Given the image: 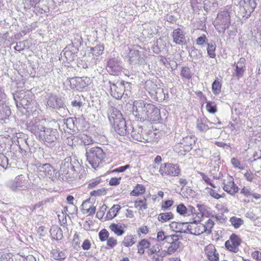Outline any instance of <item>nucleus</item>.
Wrapping results in <instances>:
<instances>
[{
  "mask_svg": "<svg viewBox=\"0 0 261 261\" xmlns=\"http://www.w3.org/2000/svg\"><path fill=\"white\" fill-rule=\"evenodd\" d=\"M135 212L133 210L132 206L129 207L126 210L125 216L127 218H132L134 217Z\"/></svg>",
  "mask_w": 261,
  "mask_h": 261,
  "instance_id": "58",
  "label": "nucleus"
},
{
  "mask_svg": "<svg viewBox=\"0 0 261 261\" xmlns=\"http://www.w3.org/2000/svg\"><path fill=\"white\" fill-rule=\"evenodd\" d=\"M205 108L207 112L211 114H215L217 111V105L214 101H206Z\"/></svg>",
  "mask_w": 261,
  "mask_h": 261,
  "instance_id": "41",
  "label": "nucleus"
},
{
  "mask_svg": "<svg viewBox=\"0 0 261 261\" xmlns=\"http://www.w3.org/2000/svg\"><path fill=\"white\" fill-rule=\"evenodd\" d=\"M19 101V103L23 108H25L26 107L29 106L33 100V95L28 93L24 92L22 97L21 96Z\"/></svg>",
  "mask_w": 261,
  "mask_h": 261,
  "instance_id": "27",
  "label": "nucleus"
},
{
  "mask_svg": "<svg viewBox=\"0 0 261 261\" xmlns=\"http://www.w3.org/2000/svg\"><path fill=\"white\" fill-rule=\"evenodd\" d=\"M229 221L232 226L236 229L239 228L244 224V220L240 218L237 217L236 216L231 217L230 218Z\"/></svg>",
  "mask_w": 261,
  "mask_h": 261,
  "instance_id": "39",
  "label": "nucleus"
},
{
  "mask_svg": "<svg viewBox=\"0 0 261 261\" xmlns=\"http://www.w3.org/2000/svg\"><path fill=\"white\" fill-rule=\"evenodd\" d=\"M207 41V38L205 34H203L201 36L198 37L196 39V44L198 45H203Z\"/></svg>",
  "mask_w": 261,
  "mask_h": 261,
  "instance_id": "54",
  "label": "nucleus"
},
{
  "mask_svg": "<svg viewBox=\"0 0 261 261\" xmlns=\"http://www.w3.org/2000/svg\"><path fill=\"white\" fill-rule=\"evenodd\" d=\"M127 226L125 224L120 223H112L109 226L110 230L117 236L123 235Z\"/></svg>",
  "mask_w": 261,
  "mask_h": 261,
  "instance_id": "23",
  "label": "nucleus"
},
{
  "mask_svg": "<svg viewBox=\"0 0 261 261\" xmlns=\"http://www.w3.org/2000/svg\"><path fill=\"white\" fill-rule=\"evenodd\" d=\"M172 37L173 42L176 44L182 45L186 42L185 34L180 28H177L173 30Z\"/></svg>",
  "mask_w": 261,
  "mask_h": 261,
  "instance_id": "25",
  "label": "nucleus"
},
{
  "mask_svg": "<svg viewBox=\"0 0 261 261\" xmlns=\"http://www.w3.org/2000/svg\"><path fill=\"white\" fill-rule=\"evenodd\" d=\"M134 206L139 211L146 210L148 207L147 199L145 197L138 198L134 201Z\"/></svg>",
  "mask_w": 261,
  "mask_h": 261,
  "instance_id": "29",
  "label": "nucleus"
},
{
  "mask_svg": "<svg viewBox=\"0 0 261 261\" xmlns=\"http://www.w3.org/2000/svg\"><path fill=\"white\" fill-rule=\"evenodd\" d=\"M26 181L22 175L16 176L14 180L10 182L9 187L13 191L23 190L26 186Z\"/></svg>",
  "mask_w": 261,
  "mask_h": 261,
  "instance_id": "15",
  "label": "nucleus"
},
{
  "mask_svg": "<svg viewBox=\"0 0 261 261\" xmlns=\"http://www.w3.org/2000/svg\"><path fill=\"white\" fill-rule=\"evenodd\" d=\"M215 188L207 187L205 188V190L207 191L208 194L210 196L216 199H219L221 198H224L225 196V194L224 193H222L220 194L218 192L220 191V188H219L218 190H216L214 189Z\"/></svg>",
  "mask_w": 261,
  "mask_h": 261,
  "instance_id": "30",
  "label": "nucleus"
},
{
  "mask_svg": "<svg viewBox=\"0 0 261 261\" xmlns=\"http://www.w3.org/2000/svg\"><path fill=\"white\" fill-rule=\"evenodd\" d=\"M90 79L87 76L74 77L69 80V86L71 89L82 91L90 84Z\"/></svg>",
  "mask_w": 261,
  "mask_h": 261,
  "instance_id": "10",
  "label": "nucleus"
},
{
  "mask_svg": "<svg viewBox=\"0 0 261 261\" xmlns=\"http://www.w3.org/2000/svg\"><path fill=\"white\" fill-rule=\"evenodd\" d=\"M214 225L213 221L211 219H208L205 224L196 221L190 223L187 226V229L190 233L194 235H200L203 233L209 234L211 233L212 228Z\"/></svg>",
  "mask_w": 261,
  "mask_h": 261,
  "instance_id": "5",
  "label": "nucleus"
},
{
  "mask_svg": "<svg viewBox=\"0 0 261 261\" xmlns=\"http://www.w3.org/2000/svg\"><path fill=\"white\" fill-rule=\"evenodd\" d=\"M147 254L149 256H152L153 261H163L164 257L168 255L166 250H164L159 244L153 245L147 251Z\"/></svg>",
  "mask_w": 261,
  "mask_h": 261,
  "instance_id": "11",
  "label": "nucleus"
},
{
  "mask_svg": "<svg viewBox=\"0 0 261 261\" xmlns=\"http://www.w3.org/2000/svg\"><path fill=\"white\" fill-rule=\"evenodd\" d=\"M105 193L104 189H98L97 190H93L90 193V196L94 197L100 196Z\"/></svg>",
  "mask_w": 261,
  "mask_h": 261,
  "instance_id": "57",
  "label": "nucleus"
},
{
  "mask_svg": "<svg viewBox=\"0 0 261 261\" xmlns=\"http://www.w3.org/2000/svg\"><path fill=\"white\" fill-rule=\"evenodd\" d=\"M118 242L117 239L113 237L109 238L107 240V247L109 248H114L115 246H116Z\"/></svg>",
  "mask_w": 261,
  "mask_h": 261,
  "instance_id": "48",
  "label": "nucleus"
},
{
  "mask_svg": "<svg viewBox=\"0 0 261 261\" xmlns=\"http://www.w3.org/2000/svg\"><path fill=\"white\" fill-rule=\"evenodd\" d=\"M91 244L89 240H85L82 245L84 250H89L91 248Z\"/></svg>",
  "mask_w": 261,
  "mask_h": 261,
  "instance_id": "59",
  "label": "nucleus"
},
{
  "mask_svg": "<svg viewBox=\"0 0 261 261\" xmlns=\"http://www.w3.org/2000/svg\"><path fill=\"white\" fill-rule=\"evenodd\" d=\"M121 208V206L119 204L114 205L108 212L107 214V218L109 220H112L114 218H115L119 210Z\"/></svg>",
  "mask_w": 261,
  "mask_h": 261,
  "instance_id": "33",
  "label": "nucleus"
},
{
  "mask_svg": "<svg viewBox=\"0 0 261 261\" xmlns=\"http://www.w3.org/2000/svg\"><path fill=\"white\" fill-rule=\"evenodd\" d=\"M183 223L177 222L176 221H172L169 224L170 229L175 232H181V226Z\"/></svg>",
  "mask_w": 261,
  "mask_h": 261,
  "instance_id": "44",
  "label": "nucleus"
},
{
  "mask_svg": "<svg viewBox=\"0 0 261 261\" xmlns=\"http://www.w3.org/2000/svg\"><path fill=\"white\" fill-rule=\"evenodd\" d=\"M146 192L145 187L142 185L137 184L130 192V195L132 196H139L144 195Z\"/></svg>",
  "mask_w": 261,
  "mask_h": 261,
  "instance_id": "28",
  "label": "nucleus"
},
{
  "mask_svg": "<svg viewBox=\"0 0 261 261\" xmlns=\"http://www.w3.org/2000/svg\"><path fill=\"white\" fill-rule=\"evenodd\" d=\"M257 0H244V4L242 9L244 11L243 16L248 17L254 11L256 7Z\"/></svg>",
  "mask_w": 261,
  "mask_h": 261,
  "instance_id": "20",
  "label": "nucleus"
},
{
  "mask_svg": "<svg viewBox=\"0 0 261 261\" xmlns=\"http://www.w3.org/2000/svg\"><path fill=\"white\" fill-rule=\"evenodd\" d=\"M241 193L247 197L252 196L255 199H258L261 198L260 194L258 193H253L249 187H243L241 190Z\"/></svg>",
  "mask_w": 261,
  "mask_h": 261,
  "instance_id": "31",
  "label": "nucleus"
},
{
  "mask_svg": "<svg viewBox=\"0 0 261 261\" xmlns=\"http://www.w3.org/2000/svg\"><path fill=\"white\" fill-rule=\"evenodd\" d=\"M251 257L255 261H261V252L254 250L251 253Z\"/></svg>",
  "mask_w": 261,
  "mask_h": 261,
  "instance_id": "52",
  "label": "nucleus"
},
{
  "mask_svg": "<svg viewBox=\"0 0 261 261\" xmlns=\"http://www.w3.org/2000/svg\"><path fill=\"white\" fill-rule=\"evenodd\" d=\"M201 176L202 179L205 181V182L206 184L210 185L212 188H216L215 185L212 182V180L207 175H205L204 173H202Z\"/></svg>",
  "mask_w": 261,
  "mask_h": 261,
  "instance_id": "53",
  "label": "nucleus"
},
{
  "mask_svg": "<svg viewBox=\"0 0 261 261\" xmlns=\"http://www.w3.org/2000/svg\"><path fill=\"white\" fill-rule=\"evenodd\" d=\"M174 218V214L171 212L160 213L158 217V220L162 223H166Z\"/></svg>",
  "mask_w": 261,
  "mask_h": 261,
  "instance_id": "32",
  "label": "nucleus"
},
{
  "mask_svg": "<svg viewBox=\"0 0 261 261\" xmlns=\"http://www.w3.org/2000/svg\"><path fill=\"white\" fill-rule=\"evenodd\" d=\"M135 239L134 236L132 234H128L124 238L122 244L124 247H129L135 244Z\"/></svg>",
  "mask_w": 261,
  "mask_h": 261,
  "instance_id": "34",
  "label": "nucleus"
},
{
  "mask_svg": "<svg viewBox=\"0 0 261 261\" xmlns=\"http://www.w3.org/2000/svg\"><path fill=\"white\" fill-rule=\"evenodd\" d=\"M192 138L186 137L174 146V150L179 155H185L192 149Z\"/></svg>",
  "mask_w": 261,
  "mask_h": 261,
  "instance_id": "12",
  "label": "nucleus"
},
{
  "mask_svg": "<svg viewBox=\"0 0 261 261\" xmlns=\"http://www.w3.org/2000/svg\"><path fill=\"white\" fill-rule=\"evenodd\" d=\"M242 241L239 236L236 233L231 234L225 243V247L228 251L237 253L240 251Z\"/></svg>",
  "mask_w": 261,
  "mask_h": 261,
  "instance_id": "8",
  "label": "nucleus"
},
{
  "mask_svg": "<svg viewBox=\"0 0 261 261\" xmlns=\"http://www.w3.org/2000/svg\"><path fill=\"white\" fill-rule=\"evenodd\" d=\"M57 132L52 128H45L43 133L40 134V137L44 141L50 143L55 142L56 139Z\"/></svg>",
  "mask_w": 261,
  "mask_h": 261,
  "instance_id": "18",
  "label": "nucleus"
},
{
  "mask_svg": "<svg viewBox=\"0 0 261 261\" xmlns=\"http://www.w3.org/2000/svg\"><path fill=\"white\" fill-rule=\"evenodd\" d=\"M81 139L85 145H88L93 143L92 138L87 135L84 134L81 136Z\"/></svg>",
  "mask_w": 261,
  "mask_h": 261,
  "instance_id": "47",
  "label": "nucleus"
},
{
  "mask_svg": "<svg viewBox=\"0 0 261 261\" xmlns=\"http://www.w3.org/2000/svg\"><path fill=\"white\" fill-rule=\"evenodd\" d=\"M159 171L162 176L175 177L181 175V169L177 164L165 163L161 165Z\"/></svg>",
  "mask_w": 261,
  "mask_h": 261,
  "instance_id": "6",
  "label": "nucleus"
},
{
  "mask_svg": "<svg viewBox=\"0 0 261 261\" xmlns=\"http://www.w3.org/2000/svg\"><path fill=\"white\" fill-rule=\"evenodd\" d=\"M107 66L109 69V71L114 75H118L122 71L119 62L114 58L110 59L108 61Z\"/></svg>",
  "mask_w": 261,
  "mask_h": 261,
  "instance_id": "24",
  "label": "nucleus"
},
{
  "mask_svg": "<svg viewBox=\"0 0 261 261\" xmlns=\"http://www.w3.org/2000/svg\"><path fill=\"white\" fill-rule=\"evenodd\" d=\"M149 232V228L146 225H142L139 227L137 230V233L139 237H143Z\"/></svg>",
  "mask_w": 261,
  "mask_h": 261,
  "instance_id": "43",
  "label": "nucleus"
},
{
  "mask_svg": "<svg viewBox=\"0 0 261 261\" xmlns=\"http://www.w3.org/2000/svg\"><path fill=\"white\" fill-rule=\"evenodd\" d=\"M125 82L122 80L117 81L116 83L109 81L110 95L117 99H121L125 91Z\"/></svg>",
  "mask_w": 261,
  "mask_h": 261,
  "instance_id": "7",
  "label": "nucleus"
},
{
  "mask_svg": "<svg viewBox=\"0 0 261 261\" xmlns=\"http://www.w3.org/2000/svg\"><path fill=\"white\" fill-rule=\"evenodd\" d=\"M55 170L49 164H45L39 170V174L41 178H51L54 176Z\"/></svg>",
  "mask_w": 261,
  "mask_h": 261,
  "instance_id": "21",
  "label": "nucleus"
},
{
  "mask_svg": "<svg viewBox=\"0 0 261 261\" xmlns=\"http://www.w3.org/2000/svg\"><path fill=\"white\" fill-rule=\"evenodd\" d=\"M121 180V177H112L109 181V185L110 186H112L118 185L120 183Z\"/></svg>",
  "mask_w": 261,
  "mask_h": 261,
  "instance_id": "55",
  "label": "nucleus"
},
{
  "mask_svg": "<svg viewBox=\"0 0 261 261\" xmlns=\"http://www.w3.org/2000/svg\"><path fill=\"white\" fill-rule=\"evenodd\" d=\"M174 204L173 200H167L163 201L161 204V208L163 210H169Z\"/></svg>",
  "mask_w": 261,
  "mask_h": 261,
  "instance_id": "46",
  "label": "nucleus"
},
{
  "mask_svg": "<svg viewBox=\"0 0 261 261\" xmlns=\"http://www.w3.org/2000/svg\"><path fill=\"white\" fill-rule=\"evenodd\" d=\"M193 73L190 68L188 66L182 67L180 70V75L183 79L190 80L192 77Z\"/></svg>",
  "mask_w": 261,
  "mask_h": 261,
  "instance_id": "37",
  "label": "nucleus"
},
{
  "mask_svg": "<svg viewBox=\"0 0 261 261\" xmlns=\"http://www.w3.org/2000/svg\"><path fill=\"white\" fill-rule=\"evenodd\" d=\"M86 156L89 163L93 168L96 169L104 161L106 153L101 147L95 146L86 151Z\"/></svg>",
  "mask_w": 261,
  "mask_h": 261,
  "instance_id": "4",
  "label": "nucleus"
},
{
  "mask_svg": "<svg viewBox=\"0 0 261 261\" xmlns=\"http://www.w3.org/2000/svg\"><path fill=\"white\" fill-rule=\"evenodd\" d=\"M205 258L204 261H219V254L216 247L213 244H210L204 248Z\"/></svg>",
  "mask_w": 261,
  "mask_h": 261,
  "instance_id": "13",
  "label": "nucleus"
},
{
  "mask_svg": "<svg viewBox=\"0 0 261 261\" xmlns=\"http://www.w3.org/2000/svg\"><path fill=\"white\" fill-rule=\"evenodd\" d=\"M245 71L246 59L244 58H241L236 63L233 76L237 80H239L244 76Z\"/></svg>",
  "mask_w": 261,
  "mask_h": 261,
  "instance_id": "16",
  "label": "nucleus"
},
{
  "mask_svg": "<svg viewBox=\"0 0 261 261\" xmlns=\"http://www.w3.org/2000/svg\"><path fill=\"white\" fill-rule=\"evenodd\" d=\"M71 105L74 107H81L83 105V103L82 101H78L76 100L72 101Z\"/></svg>",
  "mask_w": 261,
  "mask_h": 261,
  "instance_id": "63",
  "label": "nucleus"
},
{
  "mask_svg": "<svg viewBox=\"0 0 261 261\" xmlns=\"http://www.w3.org/2000/svg\"><path fill=\"white\" fill-rule=\"evenodd\" d=\"M105 46L103 45L98 44L91 48L93 56L98 57L101 55L104 51Z\"/></svg>",
  "mask_w": 261,
  "mask_h": 261,
  "instance_id": "38",
  "label": "nucleus"
},
{
  "mask_svg": "<svg viewBox=\"0 0 261 261\" xmlns=\"http://www.w3.org/2000/svg\"><path fill=\"white\" fill-rule=\"evenodd\" d=\"M222 84L218 80H215L212 84V89L215 95L219 94L221 91Z\"/></svg>",
  "mask_w": 261,
  "mask_h": 261,
  "instance_id": "40",
  "label": "nucleus"
},
{
  "mask_svg": "<svg viewBox=\"0 0 261 261\" xmlns=\"http://www.w3.org/2000/svg\"><path fill=\"white\" fill-rule=\"evenodd\" d=\"M81 211L84 215L87 216H93L95 213L96 207L90 202L89 200H86L82 203Z\"/></svg>",
  "mask_w": 261,
  "mask_h": 261,
  "instance_id": "22",
  "label": "nucleus"
},
{
  "mask_svg": "<svg viewBox=\"0 0 261 261\" xmlns=\"http://www.w3.org/2000/svg\"><path fill=\"white\" fill-rule=\"evenodd\" d=\"M24 261H37L36 258L32 255H28Z\"/></svg>",
  "mask_w": 261,
  "mask_h": 261,
  "instance_id": "64",
  "label": "nucleus"
},
{
  "mask_svg": "<svg viewBox=\"0 0 261 261\" xmlns=\"http://www.w3.org/2000/svg\"><path fill=\"white\" fill-rule=\"evenodd\" d=\"M179 185L181 187H185L187 184H188V181L185 178H180L179 179H178V181Z\"/></svg>",
  "mask_w": 261,
  "mask_h": 261,
  "instance_id": "62",
  "label": "nucleus"
},
{
  "mask_svg": "<svg viewBox=\"0 0 261 261\" xmlns=\"http://www.w3.org/2000/svg\"><path fill=\"white\" fill-rule=\"evenodd\" d=\"M176 211L177 213L184 217L194 215L196 213V210L194 207L189 205L187 207L183 203L177 205Z\"/></svg>",
  "mask_w": 261,
  "mask_h": 261,
  "instance_id": "19",
  "label": "nucleus"
},
{
  "mask_svg": "<svg viewBox=\"0 0 261 261\" xmlns=\"http://www.w3.org/2000/svg\"><path fill=\"white\" fill-rule=\"evenodd\" d=\"M151 243L146 239H143L139 241L137 245V252L140 255L144 254L146 249H149Z\"/></svg>",
  "mask_w": 261,
  "mask_h": 261,
  "instance_id": "26",
  "label": "nucleus"
},
{
  "mask_svg": "<svg viewBox=\"0 0 261 261\" xmlns=\"http://www.w3.org/2000/svg\"><path fill=\"white\" fill-rule=\"evenodd\" d=\"M101 182V180L99 178L93 179L88 184V188L90 189H93L97 187Z\"/></svg>",
  "mask_w": 261,
  "mask_h": 261,
  "instance_id": "51",
  "label": "nucleus"
},
{
  "mask_svg": "<svg viewBox=\"0 0 261 261\" xmlns=\"http://www.w3.org/2000/svg\"><path fill=\"white\" fill-rule=\"evenodd\" d=\"M133 111L135 116L142 121L154 122L161 117L160 109L152 103L145 102L142 99L134 101Z\"/></svg>",
  "mask_w": 261,
  "mask_h": 261,
  "instance_id": "1",
  "label": "nucleus"
},
{
  "mask_svg": "<svg viewBox=\"0 0 261 261\" xmlns=\"http://www.w3.org/2000/svg\"><path fill=\"white\" fill-rule=\"evenodd\" d=\"M231 163L235 168L243 170L244 167L242 165L241 162L237 158H233L231 160Z\"/></svg>",
  "mask_w": 261,
  "mask_h": 261,
  "instance_id": "49",
  "label": "nucleus"
},
{
  "mask_svg": "<svg viewBox=\"0 0 261 261\" xmlns=\"http://www.w3.org/2000/svg\"><path fill=\"white\" fill-rule=\"evenodd\" d=\"M171 235H167L166 232L163 230H161L157 232L156 240L159 242H163L166 243Z\"/></svg>",
  "mask_w": 261,
  "mask_h": 261,
  "instance_id": "36",
  "label": "nucleus"
},
{
  "mask_svg": "<svg viewBox=\"0 0 261 261\" xmlns=\"http://www.w3.org/2000/svg\"><path fill=\"white\" fill-rule=\"evenodd\" d=\"M51 255L54 259L60 260L64 259L66 257L64 252L56 249L52 250Z\"/></svg>",
  "mask_w": 261,
  "mask_h": 261,
  "instance_id": "35",
  "label": "nucleus"
},
{
  "mask_svg": "<svg viewBox=\"0 0 261 261\" xmlns=\"http://www.w3.org/2000/svg\"><path fill=\"white\" fill-rule=\"evenodd\" d=\"M98 236L101 242H105L109 238V232L106 229L103 228L99 232Z\"/></svg>",
  "mask_w": 261,
  "mask_h": 261,
  "instance_id": "45",
  "label": "nucleus"
},
{
  "mask_svg": "<svg viewBox=\"0 0 261 261\" xmlns=\"http://www.w3.org/2000/svg\"><path fill=\"white\" fill-rule=\"evenodd\" d=\"M216 46L215 43H207L206 50L207 54L210 58H215L216 57Z\"/></svg>",
  "mask_w": 261,
  "mask_h": 261,
  "instance_id": "42",
  "label": "nucleus"
},
{
  "mask_svg": "<svg viewBox=\"0 0 261 261\" xmlns=\"http://www.w3.org/2000/svg\"><path fill=\"white\" fill-rule=\"evenodd\" d=\"M223 190L230 195H234L238 191V187L234 184L232 176H228L224 179L223 183Z\"/></svg>",
  "mask_w": 261,
  "mask_h": 261,
  "instance_id": "14",
  "label": "nucleus"
},
{
  "mask_svg": "<svg viewBox=\"0 0 261 261\" xmlns=\"http://www.w3.org/2000/svg\"><path fill=\"white\" fill-rule=\"evenodd\" d=\"M254 174L251 170H247L244 174L246 179L249 181H252L254 178Z\"/></svg>",
  "mask_w": 261,
  "mask_h": 261,
  "instance_id": "56",
  "label": "nucleus"
},
{
  "mask_svg": "<svg viewBox=\"0 0 261 261\" xmlns=\"http://www.w3.org/2000/svg\"><path fill=\"white\" fill-rule=\"evenodd\" d=\"M130 167L129 165H126L124 166H121L118 168H116L113 171V172H123L125 171L126 169H128Z\"/></svg>",
  "mask_w": 261,
  "mask_h": 261,
  "instance_id": "60",
  "label": "nucleus"
},
{
  "mask_svg": "<svg viewBox=\"0 0 261 261\" xmlns=\"http://www.w3.org/2000/svg\"><path fill=\"white\" fill-rule=\"evenodd\" d=\"M181 239V237L178 234H171L170 239L166 243L169 245L166 250L168 255H171L174 253L180 248L182 245L180 241Z\"/></svg>",
  "mask_w": 261,
  "mask_h": 261,
  "instance_id": "9",
  "label": "nucleus"
},
{
  "mask_svg": "<svg viewBox=\"0 0 261 261\" xmlns=\"http://www.w3.org/2000/svg\"><path fill=\"white\" fill-rule=\"evenodd\" d=\"M131 136L134 140L142 142H148L149 139L147 135L144 133L143 128L136 127L133 128L131 132Z\"/></svg>",
  "mask_w": 261,
  "mask_h": 261,
  "instance_id": "17",
  "label": "nucleus"
},
{
  "mask_svg": "<svg viewBox=\"0 0 261 261\" xmlns=\"http://www.w3.org/2000/svg\"><path fill=\"white\" fill-rule=\"evenodd\" d=\"M8 140V138L3 137H0V146L2 148H5L6 146V141Z\"/></svg>",
  "mask_w": 261,
  "mask_h": 261,
  "instance_id": "61",
  "label": "nucleus"
},
{
  "mask_svg": "<svg viewBox=\"0 0 261 261\" xmlns=\"http://www.w3.org/2000/svg\"><path fill=\"white\" fill-rule=\"evenodd\" d=\"M25 42L27 40L17 42L14 47V49L19 52L24 50L25 48Z\"/></svg>",
  "mask_w": 261,
  "mask_h": 261,
  "instance_id": "50",
  "label": "nucleus"
},
{
  "mask_svg": "<svg viewBox=\"0 0 261 261\" xmlns=\"http://www.w3.org/2000/svg\"><path fill=\"white\" fill-rule=\"evenodd\" d=\"M109 121L115 131L120 136L126 134V124L121 112L113 108L108 115Z\"/></svg>",
  "mask_w": 261,
  "mask_h": 261,
  "instance_id": "3",
  "label": "nucleus"
},
{
  "mask_svg": "<svg viewBox=\"0 0 261 261\" xmlns=\"http://www.w3.org/2000/svg\"><path fill=\"white\" fill-rule=\"evenodd\" d=\"M231 6L227 5L217 14L213 22L215 29L219 32L224 33L231 24Z\"/></svg>",
  "mask_w": 261,
  "mask_h": 261,
  "instance_id": "2",
  "label": "nucleus"
}]
</instances>
